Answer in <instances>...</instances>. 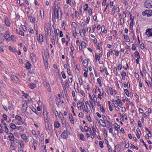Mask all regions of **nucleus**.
Listing matches in <instances>:
<instances>
[{
  "instance_id": "19",
  "label": "nucleus",
  "mask_w": 152,
  "mask_h": 152,
  "mask_svg": "<svg viewBox=\"0 0 152 152\" xmlns=\"http://www.w3.org/2000/svg\"><path fill=\"white\" fill-rule=\"evenodd\" d=\"M9 138L10 140L12 141H13L14 140V136L12 133L9 134Z\"/></svg>"
},
{
  "instance_id": "42",
  "label": "nucleus",
  "mask_w": 152,
  "mask_h": 152,
  "mask_svg": "<svg viewBox=\"0 0 152 152\" xmlns=\"http://www.w3.org/2000/svg\"><path fill=\"white\" fill-rule=\"evenodd\" d=\"M115 129L117 130L118 131V130L117 129H118L120 127V125H118L117 124H115Z\"/></svg>"
},
{
  "instance_id": "43",
  "label": "nucleus",
  "mask_w": 152,
  "mask_h": 152,
  "mask_svg": "<svg viewBox=\"0 0 152 152\" xmlns=\"http://www.w3.org/2000/svg\"><path fill=\"white\" fill-rule=\"evenodd\" d=\"M61 74L62 76L63 77L64 79H65L66 78V76L65 74V72L64 71H62L61 72Z\"/></svg>"
},
{
  "instance_id": "4",
  "label": "nucleus",
  "mask_w": 152,
  "mask_h": 152,
  "mask_svg": "<svg viewBox=\"0 0 152 152\" xmlns=\"http://www.w3.org/2000/svg\"><path fill=\"white\" fill-rule=\"evenodd\" d=\"M49 117L48 116V114L47 113L45 116H44L45 121V125L46 124H47L48 126L50 125V123L49 121Z\"/></svg>"
},
{
  "instance_id": "44",
  "label": "nucleus",
  "mask_w": 152,
  "mask_h": 152,
  "mask_svg": "<svg viewBox=\"0 0 152 152\" xmlns=\"http://www.w3.org/2000/svg\"><path fill=\"white\" fill-rule=\"evenodd\" d=\"M36 20V18L31 16V18L30 19V20L31 22L34 23V21H35V20Z\"/></svg>"
},
{
  "instance_id": "29",
  "label": "nucleus",
  "mask_w": 152,
  "mask_h": 152,
  "mask_svg": "<svg viewBox=\"0 0 152 152\" xmlns=\"http://www.w3.org/2000/svg\"><path fill=\"white\" fill-rule=\"evenodd\" d=\"M135 56L136 58H140L139 52L137 51H136L134 53Z\"/></svg>"
},
{
  "instance_id": "35",
  "label": "nucleus",
  "mask_w": 152,
  "mask_h": 152,
  "mask_svg": "<svg viewBox=\"0 0 152 152\" xmlns=\"http://www.w3.org/2000/svg\"><path fill=\"white\" fill-rule=\"evenodd\" d=\"M80 139L81 140H82L83 141L85 140V138H84V136L83 135V134H80Z\"/></svg>"
},
{
  "instance_id": "21",
  "label": "nucleus",
  "mask_w": 152,
  "mask_h": 152,
  "mask_svg": "<svg viewBox=\"0 0 152 152\" xmlns=\"http://www.w3.org/2000/svg\"><path fill=\"white\" fill-rule=\"evenodd\" d=\"M54 126L55 127L58 128L60 126V124L59 122L57 121H56L55 122Z\"/></svg>"
},
{
  "instance_id": "28",
  "label": "nucleus",
  "mask_w": 152,
  "mask_h": 152,
  "mask_svg": "<svg viewBox=\"0 0 152 152\" xmlns=\"http://www.w3.org/2000/svg\"><path fill=\"white\" fill-rule=\"evenodd\" d=\"M101 30L102 32H104V33H106L107 32V30L104 29V25H103L101 27Z\"/></svg>"
},
{
  "instance_id": "62",
  "label": "nucleus",
  "mask_w": 152,
  "mask_h": 152,
  "mask_svg": "<svg viewBox=\"0 0 152 152\" xmlns=\"http://www.w3.org/2000/svg\"><path fill=\"white\" fill-rule=\"evenodd\" d=\"M97 81L98 82V83L99 84H100V86H101L102 85H101V81L100 79L99 78H98L97 79Z\"/></svg>"
},
{
  "instance_id": "9",
  "label": "nucleus",
  "mask_w": 152,
  "mask_h": 152,
  "mask_svg": "<svg viewBox=\"0 0 152 152\" xmlns=\"http://www.w3.org/2000/svg\"><path fill=\"white\" fill-rule=\"evenodd\" d=\"M15 118L16 119L18 120V121H20V122H18V124L19 125H21L22 124H23V121H21L22 118H21L20 116L18 115H16L15 117Z\"/></svg>"
},
{
  "instance_id": "57",
  "label": "nucleus",
  "mask_w": 152,
  "mask_h": 152,
  "mask_svg": "<svg viewBox=\"0 0 152 152\" xmlns=\"http://www.w3.org/2000/svg\"><path fill=\"white\" fill-rule=\"evenodd\" d=\"M133 22L132 21L130 23V28H131V29L132 30V27H133Z\"/></svg>"
},
{
  "instance_id": "8",
  "label": "nucleus",
  "mask_w": 152,
  "mask_h": 152,
  "mask_svg": "<svg viewBox=\"0 0 152 152\" xmlns=\"http://www.w3.org/2000/svg\"><path fill=\"white\" fill-rule=\"evenodd\" d=\"M146 35H149L148 37L152 36V30L150 29H148L145 33Z\"/></svg>"
},
{
  "instance_id": "13",
  "label": "nucleus",
  "mask_w": 152,
  "mask_h": 152,
  "mask_svg": "<svg viewBox=\"0 0 152 152\" xmlns=\"http://www.w3.org/2000/svg\"><path fill=\"white\" fill-rule=\"evenodd\" d=\"M11 78L12 80L15 81L17 82L18 80V78L15 76L14 75H12L11 76Z\"/></svg>"
},
{
  "instance_id": "6",
  "label": "nucleus",
  "mask_w": 152,
  "mask_h": 152,
  "mask_svg": "<svg viewBox=\"0 0 152 152\" xmlns=\"http://www.w3.org/2000/svg\"><path fill=\"white\" fill-rule=\"evenodd\" d=\"M28 108V105L27 103H25L23 104L22 106V111L23 113H25L27 110Z\"/></svg>"
},
{
  "instance_id": "16",
  "label": "nucleus",
  "mask_w": 152,
  "mask_h": 152,
  "mask_svg": "<svg viewBox=\"0 0 152 152\" xmlns=\"http://www.w3.org/2000/svg\"><path fill=\"white\" fill-rule=\"evenodd\" d=\"M69 119L72 123L73 124L74 123V119L73 118L72 114L71 113H69Z\"/></svg>"
},
{
  "instance_id": "55",
  "label": "nucleus",
  "mask_w": 152,
  "mask_h": 152,
  "mask_svg": "<svg viewBox=\"0 0 152 152\" xmlns=\"http://www.w3.org/2000/svg\"><path fill=\"white\" fill-rule=\"evenodd\" d=\"M87 61L86 60H84L83 62V64L84 66H85L87 64Z\"/></svg>"
},
{
  "instance_id": "49",
  "label": "nucleus",
  "mask_w": 152,
  "mask_h": 152,
  "mask_svg": "<svg viewBox=\"0 0 152 152\" xmlns=\"http://www.w3.org/2000/svg\"><path fill=\"white\" fill-rule=\"evenodd\" d=\"M132 49L133 50H136L135 45L134 44H133L132 45Z\"/></svg>"
},
{
  "instance_id": "14",
  "label": "nucleus",
  "mask_w": 152,
  "mask_h": 152,
  "mask_svg": "<svg viewBox=\"0 0 152 152\" xmlns=\"http://www.w3.org/2000/svg\"><path fill=\"white\" fill-rule=\"evenodd\" d=\"M115 102H116L115 103L117 104L118 106H120V105H121V106L123 105L121 100L119 99H118L117 100H115Z\"/></svg>"
},
{
  "instance_id": "18",
  "label": "nucleus",
  "mask_w": 152,
  "mask_h": 152,
  "mask_svg": "<svg viewBox=\"0 0 152 152\" xmlns=\"http://www.w3.org/2000/svg\"><path fill=\"white\" fill-rule=\"evenodd\" d=\"M99 123L103 127H105L106 126L105 123L104 121L102 119H100L99 121Z\"/></svg>"
},
{
  "instance_id": "1",
  "label": "nucleus",
  "mask_w": 152,
  "mask_h": 152,
  "mask_svg": "<svg viewBox=\"0 0 152 152\" xmlns=\"http://www.w3.org/2000/svg\"><path fill=\"white\" fill-rule=\"evenodd\" d=\"M62 14L61 9L60 7H58L57 10L56 8L54 10V15L55 18H57L59 20L61 19Z\"/></svg>"
},
{
  "instance_id": "23",
  "label": "nucleus",
  "mask_w": 152,
  "mask_h": 152,
  "mask_svg": "<svg viewBox=\"0 0 152 152\" xmlns=\"http://www.w3.org/2000/svg\"><path fill=\"white\" fill-rule=\"evenodd\" d=\"M31 64L29 62H27L26 64V67L27 69H30L31 67Z\"/></svg>"
},
{
  "instance_id": "7",
  "label": "nucleus",
  "mask_w": 152,
  "mask_h": 152,
  "mask_svg": "<svg viewBox=\"0 0 152 152\" xmlns=\"http://www.w3.org/2000/svg\"><path fill=\"white\" fill-rule=\"evenodd\" d=\"M20 136L22 138V139L23 140L25 141L26 142H28L29 140L28 139V137L25 134H21Z\"/></svg>"
},
{
  "instance_id": "46",
  "label": "nucleus",
  "mask_w": 152,
  "mask_h": 152,
  "mask_svg": "<svg viewBox=\"0 0 152 152\" xmlns=\"http://www.w3.org/2000/svg\"><path fill=\"white\" fill-rule=\"evenodd\" d=\"M140 142H141L143 143V144L146 147V149H148L147 147L146 144L145 143V142H144V141L142 139H141L140 140Z\"/></svg>"
},
{
  "instance_id": "39",
  "label": "nucleus",
  "mask_w": 152,
  "mask_h": 152,
  "mask_svg": "<svg viewBox=\"0 0 152 152\" xmlns=\"http://www.w3.org/2000/svg\"><path fill=\"white\" fill-rule=\"evenodd\" d=\"M95 59L96 60H99L100 59V57L98 56L97 54V53H96L95 54Z\"/></svg>"
},
{
  "instance_id": "45",
  "label": "nucleus",
  "mask_w": 152,
  "mask_h": 152,
  "mask_svg": "<svg viewBox=\"0 0 152 152\" xmlns=\"http://www.w3.org/2000/svg\"><path fill=\"white\" fill-rule=\"evenodd\" d=\"M48 86L46 87L47 88V90L49 92H50L51 89H50V85L48 84Z\"/></svg>"
},
{
  "instance_id": "59",
  "label": "nucleus",
  "mask_w": 152,
  "mask_h": 152,
  "mask_svg": "<svg viewBox=\"0 0 152 152\" xmlns=\"http://www.w3.org/2000/svg\"><path fill=\"white\" fill-rule=\"evenodd\" d=\"M85 103L86 104V105L87 107V108H88V106H90V105L88 103V102L87 101H86L85 102Z\"/></svg>"
},
{
  "instance_id": "33",
  "label": "nucleus",
  "mask_w": 152,
  "mask_h": 152,
  "mask_svg": "<svg viewBox=\"0 0 152 152\" xmlns=\"http://www.w3.org/2000/svg\"><path fill=\"white\" fill-rule=\"evenodd\" d=\"M65 84H64V86L65 88H68L69 87V83H68L67 82V80L65 81Z\"/></svg>"
},
{
  "instance_id": "64",
  "label": "nucleus",
  "mask_w": 152,
  "mask_h": 152,
  "mask_svg": "<svg viewBox=\"0 0 152 152\" xmlns=\"http://www.w3.org/2000/svg\"><path fill=\"white\" fill-rule=\"evenodd\" d=\"M140 47L142 49H143L144 48V45L143 43H142L140 45Z\"/></svg>"
},
{
  "instance_id": "48",
  "label": "nucleus",
  "mask_w": 152,
  "mask_h": 152,
  "mask_svg": "<svg viewBox=\"0 0 152 152\" xmlns=\"http://www.w3.org/2000/svg\"><path fill=\"white\" fill-rule=\"evenodd\" d=\"M100 110L103 113L105 112V110H104V108L103 107H100Z\"/></svg>"
},
{
  "instance_id": "41",
  "label": "nucleus",
  "mask_w": 152,
  "mask_h": 152,
  "mask_svg": "<svg viewBox=\"0 0 152 152\" xmlns=\"http://www.w3.org/2000/svg\"><path fill=\"white\" fill-rule=\"evenodd\" d=\"M92 96L94 99V102H96L97 101V98L96 96L94 94H93Z\"/></svg>"
},
{
  "instance_id": "20",
  "label": "nucleus",
  "mask_w": 152,
  "mask_h": 152,
  "mask_svg": "<svg viewBox=\"0 0 152 152\" xmlns=\"http://www.w3.org/2000/svg\"><path fill=\"white\" fill-rule=\"evenodd\" d=\"M124 39L126 40V41L127 42H130V40L129 37L127 35H124Z\"/></svg>"
},
{
  "instance_id": "54",
  "label": "nucleus",
  "mask_w": 152,
  "mask_h": 152,
  "mask_svg": "<svg viewBox=\"0 0 152 152\" xmlns=\"http://www.w3.org/2000/svg\"><path fill=\"white\" fill-rule=\"evenodd\" d=\"M19 34H20V35H21L22 36H24V32L22 31L21 30H20L19 32Z\"/></svg>"
},
{
  "instance_id": "17",
  "label": "nucleus",
  "mask_w": 152,
  "mask_h": 152,
  "mask_svg": "<svg viewBox=\"0 0 152 152\" xmlns=\"http://www.w3.org/2000/svg\"><path fill=\"white\" fill-rule=\"evenodd\" d=\"M38 41L40 42H42L43 41L42 36V34H39V38L38 39Z\"/></svg>"
},
{
  "instance_id": "25",
  "label": "nucleus",
  "mask_w": 152,
  "mask_h": 152,
  "mask_svg": "<svg viewBox=\"0 0 152 152\" xmlns=\"http://www.w3.org/2000/svg\"><path fill=\"white\" fill-rule=\"evenodd\" d=\"M138 131H139V132L140 133V134H141V132H140V129H137V134L136 135H137V138L138 139H139L140 138V135L139 133H138Z\"/></svg>"
},
{
  "instance_id": "31",
  "label": "nucleus",
  "mask_w": 152,
  "mask_h": 152,
  "mask_svg": "<svg viewBox=\"0 0 152 152\" xmlns=\"http://www.w3.org/2000/svg\"><path fill=\"white\" fill-rule=\"evenodd\" d=\"M149 133L150 134H146L145 136V137L146 139H148L149 137H151V132H149Z\"/></svg>"
},
{
  "instance_id": "38",
  "label": "nucleus",
  "mask_w": 152,
  "mask_h": 152,
  "mask_svg": "<svg viewBox=\"0 0 152 152\" xmlns=\"http://www.w3.org/2000/svg\"><path fill=\"white\" fill-rule=\"evenodd\" d=\"M90 129H91L90 128H88L87 126H85L84 127V129L86 130V132H88L89 131V132H90Z\"/></svg>"
},
{
  "instance_id": "32",
  "label": "nucleus",
  "mask_w": 152,
  "mask_h": 152,
  "mask_svg": "<svg viewBox=\"0 0 152 152\" xmlns=\"http://www.w3.org/2000/svg\"><path fill=\"white\" fill-rule=\"evenodd\" d=\"M81 106L82 107V108L84 112H86V110L85 108V105L83 102H82L81 103Z\"/></svg>"
},
{
  "instance_id": "24",
  "label": "nucleus",
  "mask_w": 152,
  "mask_h": 152,
  "mask_svg": "<svg viewBox=\"0 0 152 152\" xmlns=\"http://www.w3.org/2000/svg\"><path fill=\"white\" fill-rule=\"evenodd\" d=\"M90 129V134L91 135V137L92 138H94L95 137V136L96 135V134L95 135V134H94V133H93L92 132V131L91 130V129Z\"/></svg>"
},
{
  "instance_id": "3",
  "label": "nucleus",
  "mask_w": 152,
  "mask_h": 152,
  "mask_svg": "<svg viewBox=\"0 0 152 152\" xmlns=\"http://www.w3.org/2000/svg\"><path fill=\"white\" fill-rule=\"evenodd\" d=\"M143 16L147 15V17H150L152 15V11L151 10H146L142 13Z\"/></svg>"
},
{
  "instance_id": "63",
  "label": "nucleus",
  "mask_w": 152,
  "mask_h": 152,
  "mask_svg": "<svg viewBox=\"0 0 152 152\" xmlns=\"http://www.w3.org/2000/svg\"><path fill=\"white\" fill-rule=\"evenodd\" d=\"M3 117L4 119V120H6L7 119V116L5 114H3Z\"/></svg>"
},
{
  "instance_id": "27",
  "label": "nucleus",
  "mask_w": 152,
  "mask_h": 152,
  "mask_svg": "<svg viewBox=\"0 0 152 152\" xmlns=\"http://www.w3.org/2000/svg\"><path fill=\"white\" fill-rule=\"evenodd\" d=\"M30 88L32 89H34L36 87V85L34 83H31L29 85Z\"/></svg>"
},
{
  "instance_id": "61",
  "label": "nucleus",
  "mask_w": 152,
  "mask_h": 152,
  "mask_svg": "<svg viewBox=\"0 0 152 152\" xmlns=\"http://www.w3.org/2000/svg\"><path fill=\"white\" fill-rule=\"evenodd\" d=\"M121 23L120 24H122L124 23V18H121L120 19Z\"/></svg>"
},
{
  "instance_id": "26",
  "label": "nucleus",
  "mask_w": 152,
  "mask_h": 152,
  "mask_svg": "<svg viewBox=\"0 0 152 152\" xmlns=\"http://www.w3.org/2000/svg\"><path fill=\"white\" fill-rule=\"evenodd\" d=\"M5 36H4V37L6 39H8V38H10V35L9 34V33L7 32L5 34Z\"/></svg>"
},
{
  "instance_id": "53",
  "label": "nucleus",
  "mask_w": 152,
  "mask_h": 152,
  "mask_svg": "<svg viewBox=\"0 0 152 152\" xmlns=\"http://www.w3.org/2000/svg\"><path fill=\"white\" fill-rule=\"evenodd\" d=\"M32 110L34 113H35L37 114L38 115L37 113L36 112V109L35 108H34L33 107H32Z\"/></svg>"
},
{
  "instance_id": "37",
  "label": "nucleus",
  "mask_w": 152,
  "mask_h": 152,
  "mask_svg": "<svg viewBox=\"0 0 152 152\" xmlns=\"http://www.w3.org/2000/svg\"><path fill=\"white\" fill-rule=\"evenodd\" d=\"M81 44L82 45V46L81 47V49L83 48V46L84 48H85L86 44L84 42H81Z\"/></svg>"
},
{
  "instance_id": "30",
  "label": "nucleus",
  "mask_w": 152,
  "mask_h": 152,
  "mask_svg": "<svg viewBox=\"0 0 152 152\" xmlns=\"http://www.w3.org/2000/svg\"><path fill=\"white\" fill-rule=\"evenodd\" d=\"M98 90L99 91L100 93L99 94H100V95H102V96H103L104 94V92L103 89H99V88H98Z\"/></svg>"
},
{
  "instance_id": "50",
  "label": "nucleus",
  "mask_w": 152,
  "mask_h": 152,
  "mask_svg": "<svg viewBox=\"0 0 152 152\" xmlns=\"http://www.w3.org/2000/svg\"><path fill=\"white\" fill-rule=\"evenodd\" d=\"M79 116L80 117L83 118V114L82 113L80 112L79 114Z\"/></svg>"
},
{
  "instance_id": "52",
  "label": "nucleus",
  "mask_w": 152,
  "mask_h": 152,
  "mask_svg": "<svg viewBox=\"0 0 152 152\" xmlns=\"http://www.w3.org/2000/svg\"><path fill=\"white\" fill-rule=\"evenodd\" d=\"M11 38L12 40L13 41L15 40V38L14 35H12L11 36Z\"/></svg>"
},
{
  "instance_id": "15",
  "label": "nucleus",
  "mask_w": 152,
  "mask_h": 152,
  "mask_svg": "<svg viewBox=\"0 0 152 152\" xmlns=\"http://www.w3.org/2000/svg\"><path fill=\"white\" fill-rule=\"evenodd\" d=\"M31 59L32 61L34 62L36 61V58L34 55L33 53H31Z\"/></svg>"
},
{
  "instance_id": "12",
  "label": "nucleus",
  "mask_w": 152,
  "mask_h": 152,
  "mask_svg": "<svg viewBox=\"0 0 152 152\" xmlns=\"http://www.w3.org/2000/svg\"><path fill=\"white\" fill-rule=\"evenodd\" d=\"M43 59L45 65L46 66L48 64L47 61H48V58L47 57V56L46 55H44V56H43Z\"/></svg>"
},
{
  "instance_id": "56",
  "label": "nucleus",
  "mask_w": 152,
  "mask_h": 152,
  "mask_svg": "<svg viewBox=\"0 0 152 152\" xmlns=\"http://www.w3.org/2000/svg\"><path fill=\"white\" fill-rule=\"evenodd\" d=\"M85 6H86V7L84 8V11H87L88 10L87 9L88 7V4H85Z\"/></svg>"
},
{
  "instance_id": "10",
  "label": "nucleus",
  "mask_w": 152,
  "mask_h": 152,
  "mask_svg": "<svg viewBox=\"0 0 152 152\" xmlns=\"http://www.w3.org/2000/svg\"><path fill=\"white\" fill-rule=\"evenodd\" d=\"M67 136V133L66 131L64 130L61 134V137L64 139L66 138Z\"/></svg>"
},
{
  "instance_id": "22",
  "label": "nucleus",
  "mask_w": 152,
  "mask_h": 152,
  "mask_svg": "<svg viewBox=\"0 0 152 152\" xmlns=\"http://www.w3.org/2000/svg\"><path fill=\"white\" fill-rule=\"evenodd\" d=\"M10 127L13 129H16L17 127L13 123H12L10 124Z\"/></svg>"
},
{
  "instance_id": "40",
  "label": "nucleus",
  "mask_w": 152,
  "mask_h": 152,
  "mask_svg": "<svg viewBox=\"0 0 152 152\" xmlns=\"http://www.w3.org/2000/svg\"><path fill=\"white\" fill-rule=\"evenodd\" d=\"M99 145L100 147L101 148H102L103 147V143L102 141H100L99 142Z\"/></svg>"
},
{
  "instance_id": "34",
  "label": "nucleus",
  "mask_w": 152,
  "mask_h": 152,
  "mask_svg": "<svg viewBox=\"0 0 152 152\" xmlns=\"http://www.w3.org/2000/svg\"><path fill=\"white\" fill-rule=\"evenodd\" d=\"M84 20H82V21H80V26H84L85 25V22H84Z\"/></svg>"
},
{
  "instance_id": "2",
  "label": "nucleus",
  "mask_w": 152,
  "mask_h": 152,
  "mask_svg": "<svg viewBox=\"0 0 152 152\" xmlns=\"http://www.w3.org/2000/svg\"><path fill=\"white\" fill-rule=\"evenodd\" d=\"M144 6L147 8L152 7V0H146L144 3Z\"/></svg>"
},
{
  "instance_id": "60",
  "label": "nucleus",
  "mask_w": 152,
  "mask_h": 152,
  "mask_svg": "<svg viewBox=\"0 0 152 152\" xmlns=\"http://www.w3.org/2000/svg\"><path fill=\"white\" fill-rule=\"evenodd\" d=\"M92 129L93 132H94V134H95V135H96V133H95V132L96 131V129L94 127H92Z\"/></svg>"
},
{
  "instance_id": "47",
  "label": "nucleus",
  "mask_w": 152,
  "mask_h": 152,
  "mask_svg": "<svg viewBox=\"0 0 152 152\" xmlns=\"http://www.w3.org/2000/svg\"><path fill=\"white\" fill-rule=\"evenodd\" d=\"M124 92L127 96H128L129 94V91L127 89H125L124 90Z\"/></svg>"
},
{
  "instance_id": "11",
  "label": "nucleus",
  "mask_w": 152,
  "mask_h": 152,
  "mask_svg": "<svg viewBox=\"0 0 152 152\" xmlns=\"http://www.w3.org/2000/svg\"><path fill=\"white\" fill-rule=\"evenodd\" d=\"M18 144L20 145V147L23 148L24 145V142L21 140H19V141H18Z\"/></svg>"
},
{
  "instance_id": "51",
  "label": "nucleus",
  "mask_w": 152,
  "mask_h": 152,
  "mask_svg": "<svg viewBox=\"0 0 152 152\" xmlns=\"http://www.w3.org/2000/svg\"><path fill=\"white\" fill-rule=\"evenodd\" d=\"M28 31L30 33L32 34L34 33V31L32 29L30 28L28 29Z\"/></svg>"
},
{
  "instance_id": "36",
  "label": "nucleus",
  "mask_w": 152,
  "mask_h": 152,
  "mask_svg": "<svg viewBox=\"0 0 152 152\" xmlns=\"http://www.w3.org/2000/svg\"><path fill=\"white\" fill-rule=\"evenodd\" d=\"M126 73L124 71H122L121 73V76H122V79H124V77H125L126 75Z\"/></svg>"
},
{
  "instance_id": "58",
  "label": "nucleus",
  "mask_w": 152,
  "mask_h": 152,
  "mask_svg": "<svg viewBox=\"0 0 152 152\" xmlns=\"http://www.w3.org/2000/svg\"><path fill=\"white\" fill-rule=\"evenodd\" d=\"M59 34L60 35V36L61 37H62L63 36V34L62 33V31H60L59 33Z\"/></svg>"
},
{
  "instance_id": "5",
  "label": "nucleus",
  "mask_w": 152,
  "mask_h": 152,
  "mask_svg": "<svg viewBox=\"0 0 152 152\" xmlns=\"http://www.w3.org/2000/svg\"><path fill=\"white\" fill-rule=\"evenodd\" d=\"M2 16L4 18L6 25L8 27H9L10 25V23L8 20L7 17L4 15H2Z\"/></svg>"
}]
</instances>
